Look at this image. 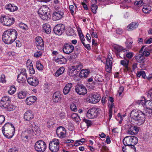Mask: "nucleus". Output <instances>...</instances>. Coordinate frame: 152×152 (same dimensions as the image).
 <instances>
[{
    "mask_svg": "<svg viewBox=\"0 0 152 152\" xmlns=\"http://www.w3.org/2000/svg\"><path fill=\"white\" fill-rule=\"evenodd\" d=\"M18 33L15 30L10 29L6 30L3 33L2 39L7 44H11L16 39Z\"/></svg>",
    "mask_w": 152,
    "mask_h": 152,
    "instance_id": "nucleus-1",
    "label": "nucleus"
},
{
    "mask_svg": "<svg viewBox=\"0 0 152 152\" xmlns=\"http://www.w3.org/2000/svg\"><path fill=\"white\" fill-rule=\"evenodd\" d=\"M130 117L139 125L143 124L145 121L144 112L139 110H133L130 113Z\"/></svg>",
    "mask_w": 152,
    "mask_h": 152,
    "instance_id": "nucleus-2",
    "label": "nucleus"
},
{
    "mask_svg": "<svg viewBox=\"0 0 152 152\" xmlns=\"http://www.w3.org/2000/svg\"><path fill=\"white\" fill-rule=\"evenodd\" d=\"M2 130L4 135L9 139L12 138L15 132V128L12 123H7L3 126Z\"/></svg>",
    "mask_w": 152,
    "mask_h": 152,
    "instance_id": "nucleus-3",
    "label": "nucleus"
},
{
    "mask_svg": "<svg viewBox=\"0 0 152 152\" xmlns=\"http://www.w3.org/2000/svg\"><path fill=\"white\" fill-rule=\"evenodd\" d=\"M50 9L46 5L41 6L39 9L38 13L41 18L43 20H48L50 19Z\"/></svg>",
    "mask_w": 152,
    "mask_h": 152,
    "instance_id": "nucleus-4",
    "label": "nucleus"
},
{
    "mask_svg": "<svg viewBox=\"0 0 152 152\" xmlns=\"http://www.w3.org/2000/svg\"><path fill=\"white\" fill-rule=\"evenodd\" d=\"M137 138L135 136H129L126 137L123 140V142L125 146H132V151H134V145L138 142Z\"/></svg>",
    "mask_w": 152,
    "mask_h": 152,
    "instance_id": "nucleus-5",
    "label": "nucleus"
},
{
    "mask_svg": "<svg viewBox=\"0 0 152 152\" xmlns=\"http://www.w3.org/2000/svg\"><path fill=\"white\" fill-rule=\"evenodd\" d=\"M83 68V65L80 63H78L75 66H72L70 68L69 75L71 77L76 76Z\"/></svg>",
    "mask_w": 152,
    "mask_h": 152,
    "instance_id": "nucleus-6",
    "label": "nucleus"
},
{
    "mask_svg": "<svg viewBox=\"0 0 152 152\" xmlns=\"http://www.w3.org/2000/svg\"><path fill=\"white\" fill-rule=\"evenodd\" d=\"M59 141L58 140L54 139L49 144V149L52 152H57L59 150Z\"/></svg>",
    "mask_w": 152,
    "mask_h": 152,
    "instance_id": "nucleus-7",
    "label": "nucleus"
},
{
    "mask_svg": "<svg viewBox=\"0 0 152 152\" xmlns=\"http://www.w3.org/2000/svg\"><path fill=\"white\" fill-rule=\"evenodd\" d=\"M35 149L38 152H44L47 148L46 143L42 140L37 141L34 146Z\"/></svg>",
    "mask_w": 152,
    "mask_h": 152,
    "instance_id": "nucleus-8",
    "label": "nucleus"
},
{
    "mask_svg": "<svg viewBox=\"0 0 152 152\" xmlns=\"http://www.w3.org/2000/svg\"><path fill=\"white\" fill-rule=\"evenodd\" d=\"M14 19L8 16H2L0 17V21L1 23L7 26L13 24L14 22Z\"/></svg>",
    "mask_w": 152,
    "mask_h": 152,
    "instance_id": "nucleus-9",
    "label": "nucleus"
},
{
    "mask_svg": "<svg viewBox=\"0 0 152 152\" xmlns=\"http://www.w3.org/2000/svg\"><path fill=\"white\" fill-rule=\"evenodd\" d=\"M100 109L95 108L90 109L87 112V116L88 118H96L99 114Z\"/></svg>",
    "mask_w": 152,
    "mask_h": 152,
    "instance_id": "nucleus-10",
    "label": "nucleus"
},
{
    "mask_svg": "<svg viewBox=\"0 0 152 152\" xmlns=\"http://www.w3.org/2000/svg\"><path fill=\"white\" fill-rule=\"evenodd\" d=\"M101 97L98 94L89 95L87 98V101L91 103L95 104L99 102L100 100Z\"/></svg>",
    "mask_w": 152,
    "mask_h": 152,
    "instance_id": "nucleus-11",
    "label": "nucleus"
},
{
    "mask_svg": "<svg viewBox=\"0 0 152 152\" xmlns=\"http://www.w3.org/2000/svg\"><path fill=\"white\" fill-rule=\"evenodd\" d=\"M65 30V26L62 24H57L53 28L54 33L58 35H61Z\"/></svg>",
    "mask_w": 152,
    "mask_h": 152,
    "instance_id": "nucleus-12",
    "label": "nucleus"
},
{
    "mask_svg": "<svg viewBox=\"0 0 152 152\" xmlns=\"http://www.w3.org/2000/svg\"><path fill=\"white\" fill-rule=\"evenodd\" d=\"M75 90L76 92L79 95H85L87 92L86 87L82 84L77 85L75 87Z\"/></svg>",
    "mask_w": 152,
    "mask_h": 152,
    "instance_id": "nucleus-13",
    "label": "nucleus"
},
{
    "mask_svg": "<svg viewBox=\"0 0 152 152\" xmlns=\"http://www.w3.org/2000/svg\"><path fill=\"white\" fill-rule=\"evenodd\" d=\"M62 99V95L61 94L60 91H57L53 94L52 100L55 103H61Z\"/></svg>",
    "mask_w": 152,
    "mask_h": 152,
    "instance_id": "nucleus-14",
    "label": "nucleus"
},
{
    "mask_svg": "<svg viewBox=\"0 0 152 152\" xmlns=\"http://www.w3.org/2000/svg\"><path fill=\"white\" fill-rule=\"evenodd\" d=\"M57 136L60 138H64L66 135V131L65 128L61 126L57 128L56 130Z\"/></svg>",
    "mask_w": 152,
    "mask_h": 152,
    "instance_id": "nucleus-15",
    "label": "nucleus"
},
{
    "mask_svg": "<svg viewBox=\"0 0 152 152\" xmlns=\"http://www.w3.org/2000/svg\"><path fill=\"white\" fill-rule=\"evenodd\" d=\"M36 44L37 48L40 50H43L44 49V43L42 38L39 37L36 38Z\"/></svg>",
    "mask_w": 152,
    "mask_h": 152,
    "instance_id": "nucleus-16",
    "label": "nucleus"
},
{
    "mask_svg": "<svg viewBox=\"0 0 152 152\" xmlns=\"http://www.w3.org/2000/svg\"><path fill=\"white\" fill-rule=\"evenodd\" d=\"M34 118L33 112L31 110H27L24 114L23 118L25 121H29Z\"/></svg>",
    "mask_w": 152,
    "mask_h": 152,
    "instance_id": "nucleus-17",
    "label": "nucleus"
},
{
    "mask_svg": "<svg viewBox=\"0 0 152 152\" xmlns=\"http://www.w3.org/2000/svg\"><path fill=\"white\" fill-rule=\"evenodd\" d=\"M11 102V100L9 97L4 96L1 99L0 102V106L3 108L6 107Z\"/></svg>",
    "mask_w": 152,
    "mask_h": 152,
    "instance_id": "nucleus-18",
    "label": "nucleus"
},
{
    "mask_svg": "<svg viewBox=\"0 0 152 152\" xmlns=\"http://www.w3.org/2000/svg\"><path fill=\"white\" fill-rule=\"evenodd\" d=\"M74 49V47L72 44H65L64 46L63 50V52L66 54L72 53Z\"/></svg>",
    "mask_w": 152,
    "mask_h": 152,
    "instance_id": "nucleus-19",
    "label": "nucleus"
},
{
    "mask_svg": "<svg viewBox=\"0 0 152 152\" xmlns=\"http://www.w3.org/2000/svg\"><path fill=\"white\" fill-rule=\"evenodd\" d=\"M64 14L63 11L57 10L53 12V18L55 20H58L62 18Z\"/></svg>",
    "mask_w": 152,
    "mask_h": 152,
    "instance_id": "nucleus-20",
    "label": "nucleus"
},
{
    "mask_svg": "<svg viewBox=\"0 0 152 152\" xmlns=\"http://www.w3.org/2000/svg\"><path fill=\"white\" fill-rule=\"evenodd\" d=\"M112 57L106 59V63L105 65V69L107 72H110L112 67Z\"/></svg>",
    "mask_w": 152,
    "mask_h": 152,
    "instance_id": "nucleus-21",
    "label": "nucleus"
},
{
    "mask_svg": "<svg viewBox=\"0 0 152 152\" xmlns=\"http://www.w3.org/2000/svg\"><path fill=\"white\" fill-rule=\"evenodd\" d=\"M28 83L34 86H37L39 83L38 79L36 77H28L27 80Z\"/></svg>",
    "mask_w": 152,
    "mask_h": 152,
    "instance_id": "nucleus-22",
    "label": "nucleus"
},
{
    "mask_svg": "<svg viewBox=\"0 0 152 152\" xmlns=\"http://www.w3.org/2000/svg\"><path fill=\"white\" fill-rule=\"evenodd\" d=\"M37 97L34 96H31L27 98L26 102L28 105H31L34 103L37 100Z\"/></svg>",
    "mask_w": 152,
    "mask_h": 152,
    "instance_id": "nucleus-23",
    "label": "nucleus"
},
{
    "mask_svg": "<svg viewBox=\"0 0 152 152\" xmlns=\"http://www.w3.org/2000/svg\"><path fill=\"white\" fill-rule=\"evenodd\" d=\"M72 84L71 83H67L66 85L63 90V93L64 95H66L69 93L72 87Z\"/></svg>",
    "mask_w": 152,
    "mask_h": 152,
    "instance_id": "nucleus-24",
    "label": "nucleus"
},
{
    "mask_svg": "<svg viewBox=\"0 0 152 152\" xmlns=\"http://www.w3.org/2000/svg\"><path fill=\"white\" fill-rule=\"evenodd\" d=\"M5 8L11 12H13L18 10V7L17 6H15L14 4H9L6 5L5 7Z\"/></svg>",
    "mask_w": 152,
    "mask_h": 152,
    "instance_id": "nucleus-25",
    "label": "nucleus"
},
{
    "mask_svg": "<svg viewBox=\"0 0 152 152\" xmlns=\"http://www.w3.org/2000/svg\"><path fill=\"white\" fill-rule=\"evenodd\" d=\"M139 25L137 22L131 23L127 27V29L128 31H132L137 28Z\"/></svg>",
    "mask_w": 152,
    "mask_h": 152,
    "instance_id": "nucleus-26",
    "label": "nucleus"
},
{
    "mask_svg": "<svg viewBox=\"0 0 152 152\" xmlns=\"http://www.w3.org/2000/svg\"><path fill=\"white\" fill-rule=\"evenodd\" d=\"M43 29L45 32L48 34H50L51 32V27L50 25L47 23H45L43 25Z\"/></svg>",
    "mask_w": 152,
    "mask_h": 152,
    "instance_id": "nucleus-27",
    "label": "nucleus"
},
{
    "mask_svg": "<svg viewBox=\"0 0 152 152\" xmlns=\"http://www.w3.org/2000/svg\"><path fill=\"white\" fill-rule=\"evenodd\" d=\"M90 71L88 69H82L80 72L79 75L80 77L82 78L83 77H86L88 75Z\"/></svg>",
    "mask_w": 152,
    "mask_h": 152,
    "instance_id": "nucleus-28",
    "label": "nucleus"
},
{
    "mask_svg": "<svg viewBox=\"0 0 152 152\" xmlns=\"http://www.w3.org/2000/svg\"><path fill=\"white\" fill-rule=\"evenodd\" d=\"M129 62V60L125 59L124 60H122L121 61L120 63L121 64L124 66L125 67V69H124L125 71H128L129 70V68L128 67Z\"/></svg>",
    "mask_w": 152,
    "mask_h": 152,
    "instance_id": "nucleus-29",
    "label": "nucleus"
},
{
    "mask_svg": "<svg viewBox=\"0 0 152 152\" xmlns=\"http://www.w3.org/2000/svg\"><path fill=\"white\" fill-rule=\"evenodd\" d=\"M145 107L147 109L152 110V100L145 101Z\"/></svg>",
    "mask_w": 152,
    "mask_h": 152,
    "instance_id": "nucleus-30",
    "label": "nucleus"
},
{
    "mask_svg": "<svg viewBox=\"0 0 152 152\" xmlns=\"http://www.w3.org/2000/svg\"><path fill=\"white\" fill-rule=\"evenodd\" d=\"M55 61L60 64H65L67 62V60L64 57L55 59Z\"/></svg>",
    "mask_w": 152,
    "mask_h": 152,
    "instance_id": "nucleus-31",
    "label": "nucleus"
},
{
    "mask_svg": "<svg viewBox=\"0 0 152 152\" xmlns=\"http://www.w3.org/2000/svg\"><path fill=\"white\" fill-rule=\"evenodd\" d=\"M124 146L122 147V150L124 152H131L132 151V150L131 148H132V146ZM134 151L133 152H135V148L134 147Z\"/></svg>",
    "mask_w": 152,
    "mask_h": 152,
    "instance_id": "nucleus-32",
    "label": "nucleus"
},
{
    "mask_svg": "<svg viewBox=\"0 0 152 152\" xmlns=\"http://www.w3.org/2000/svg\"><path fill=\"white\" fill-rule=\"evenodd\" d=\"M65 70L64 68L63 67H61L57 71L55 72V75L56 77H58L60 75L64 73Z\"/></svg>",
    "mask_w": 152,
    "mask_h": 152,
    "instance_id": "nucleus-33",
    "label": "nucleus"
},
{
    "mask_svg": "<svg viewBox=\"0 0 152 152\" xmlns=\"http://www.w3.org/2000/svg\"><path fill=\"white\" fill-rule=\"evenodd\" d=\"M27 77L26 76L23 77L22 75L20 76H18L17 80L18 82L20 83H24L26 82Z\"/></svg>",
    "mask_w": 152,
    "mask_h": 152,
    "instance_id": "nucleus-34",
    "label": "nucleus"
},
{
    "mask_svg": "<svg viewBox=\"0 0 152 152\" xmlns=\"http://www.w3.org/2000/svg\"><path fill=\"white\" fill-rule=\"evenodd\" d=\"M114 49L117 51L116 55L117 56H119L120 57L119 53L122 52L123 50V47L121 46H116L114 47Z\"/></svg>",
    "mask_w": 152,
    "mask_h": 152,
    "instance_id": "nucleus-35",
    "label": "nucleus"
},
{
    "mask_svg": "<svg viewBox=\"0 0 152 152\" xmlns=\"http://www.w3.org/2000/svg\"><path fill=\"white\" fill-rule=\"evenodd\" d=\"M142 10L145 13H149L151 10V8L149 6H144L143 7Z\"/></svg>",
    "mask_w": 152,
    "mask_h": 152,
    "instance_id": "nucleus-36",
    "label": "nucleus"
},
{
    "mask_svg": "<svg viewBox=\"0 0 152 152\" xmlns=\"http://www.w3.org/2000/svg\"><path fill=\"white\" fill-rule=\"evenodd\" d=\"M26 94L27 93L26 91H21L18 93V97L20 99H23L26 97Z\"/></svg>",
    "mask_w": 152,
    "mask_h": 152,
    "instance_id": "nucleus-37",
    "label": "nucleus"
},
{
    "mask_svg": "<svg viewBox=\"0 0 152 152\" xmlns=\"http://www.w3.org/2000/svg\"><path fill=\"white\" fill-rule=\"evenodd\" d=\"M129 127L128 128V129L127 131V133L128 134L134 135V132L133 131V129L134 128V126L130 125V126H128Z\"/></svg>",
    "mask_w": 152,
    "mask_h": 152,
    "instance_id": "nucleus-38",
    "label": "nucleus"
},
{
    "mask_svg": "<svg viewBox=\"0 0 152 152\" xmlns=\"http://www.w3.org/2000/svg\"><path fill=\"white\" fill-rule=\"evenodd\" d=\"M19 27L24 30H27L28 29V27L27 25L22 22L20 23L19 24Z\"/></svg>",
    "mask_w": 152,
    "mask_h": 152,
    "instance_id": "nucleus-39",
    "label": "nucleus"
},
{
    "mask_svg": "<svg viewBox=\"0 0 152 152\" xmlns=\"http://www.w3.org/2000/svg\"><path fill=\"white\" fill-rule=\"evenodd\" d=\"M4 108L7 109V110L9 111H12L14 110L15 108V106L12 104H8L6 107Z\"/></svg>",
    "mask_w": 152,
    "mask_h": 152,
    "instance_id": "nucleus-40",
    "label": "nucleus"
},
{
    "mask_svg": "<svg viewBox=\"0 0 152 152\" xmlns=\"http://www.w3.org/2000/svg\"><path fill=\"white\" fill-rule=\"evenodd\" d=\"M145 58L142 55H140L139 57L137 58L138 62L140 63H143L145 62Z\"/></svg>",
    "mask_w": 152,
    "mask_h": 152,
    "instance_id": "nucleus-41",
    "label": "nucleus"
},
{
    "mask_svg": "<svg viewBox=\"0 0 152 152\" xmlns=\"http://www.w3.org/2000/svg\"><path fill=\"white\" fill-rule=\"evenodd\" d=\"M36 66L37 69L39 70H41L43 69V66L42 64L40 61H37L36 62Z\"/></svg>",
    "mask_w": 152,
    "mask_h": 152,
    "instance_id": "nucleus-42",
    "label": "nucleus"
},
{
    "mask_svg": "<svg viewBox=\"0 0 152 152\" xmlns=\"http://www.w3.org/2000/svg\"><path fill=\"white\" fill-rule=\"evenodd\" d=\"M144 113L145 114V116H148V117H150L152 115V110L147 109L144 112Z\"/></svg>",
    "mask_w": 152,
    "mask_h": 152,
    "instance_id": "nucleus-43",
    "label": "nucleus"
},
{
    "mask_svg": "<svg viewBox=\"0 0 152 152\" xmlns=\"http://www.w3.org/2000/svg\"><path fill=\"white\" fill-rule=\"evenodd\" d=\"M16 90L15 86H12L10 87V89L8 91V92L10 94L12 95L15 92Z\"/></svg>",
    "mask_w": 152,
    "mask_h": 152,
    "instance_id": "nucleus-44",
    "label": "nucleus"
},
{
    "mask_svg": "<svg viewBox=\"0 0 152 152\" xmlns=\"http://www.w3.org/2000/svg\"><path fill=\"white\" fill-rule=\"evenodd\" d=\"M152 51V50H149V51L147 50L146 48H145L143 52L142 53V54L143 56H145L146 57L148 56L149 55L150 52H151V51Z\"/></svg>",
    "mask_w": 152,
    "mask_h": 152,
    "instance_id": "nucleus-45",
    "label": "nucleus"
},
{
    "mask_svg": "<svg viewBox=\"0 0 152 152\" xmlns=\"http://www.w3.org/2000/svg\"><path fill=\"white\" fill-rule=\"evenodd\" d=\"M83 122H85L86 124L87 127L91 126L92 124V122L91 121L86 119H84L83 120Z\"/></svg>",
    "mask_w": 152,
    "mask_h": 152,
    "instance_id": "nucleus-46",
    "label": "nucleus"
},
{
    "mask_svg": "<svg viewBox=\"0 0 152 152\" xmlns=\"http://www.w3.org/2000/svg\"><path fill=\"white\" fill-rule=\"evenodd\" d=\"M97 8V6L96 4H92L91 5V10L94 13H96V11Z\"/></svg>",
    "mask_w": 152,
    "mask_h": 152,
    "instance_id": "nucleus-47",
    "label": "nucleus"
},
{
    "mask_svg": "<svg viewBox=\"0 0 152 152\" xmlns=\"http://www.w3.org/2000/svg\"><path fill=\"white\" fill-rule=\"evenodd\" d=\"M44 90L46 92H48L51 90V86L48 85H47L45 86Z\"/></svg>",
    "mask_w": 152,
    "mask_h": 152,
    "instance_id": "nucleus-48",
    "label": "nucleus"
},
{
    "mask_svg": "<svg viewBox=\"0 0 152 152\" xmlns=\"http://www.w3.org/2000/svg\"><path fill=\"white\" fill-rule=\"evenodd\" d=\"M134 4L135 5H137L139 7L142 6L143 4V1L142 0H140L139 1H135Z\"/></svg>",
    "mask_w": 152,
    "mask_h": 152,
    "instance_id": "nucleus-49",
    "label": "nucleus"
},
{
    "mask_svg": "<svg viewBox=\"0 0 152 152\" xmlns=\"http://www.w3.org/2000/svg\"><path fill=\"white\" fill-rule=\"evenodd\" d=\"M29 73L31 74H33L35 73V70L33 68L32 64L31 63L29 65Z\"/></svg>",
    "mask_w": 152,
    "mask_h": 152,
    "instance_id": "nucleus-50",
    "label": "nucleus"
},
{
    "mask_svg": "<svg viewBox=\"0 0 152 152\" xmlns=\"http://www.w3.org/2000/svg\"><path fill=\"white\" fill-rule=\"evenodd\" d=\"M71 117L72 118L75 119V120L76 121H78V119L80 118L77 114L75 113H74L72 114Z\"/></svg>",
    "mask_w": 152,
    "mask_h": 152,
    "instance_id": "nucleus-51",
    "label": "nucleus"
},
{
    "mask_svg": "<svg viewBox=\"0 0 152 152\" xmlns=\"http://www.w3.org/2000/svg\"><path fill=\"white\" fill-rule=\"evenodd\" d=\"M34 132V131H33V129L31 130L30 129H28L25 131L24 133L26 134H28L30 136V134H33V133Z\"/></svg>",
    "mask_w": 152,
    "mask_h": 152,
    "instance_id": "nucleus-52",
    "label": "nucleus"
},
{
    "mask_svg": "<svg viewBox=\"0 0 152 152\" xmlns=\"http://www.w3.org/2000/svg\"><path fill=\"white\" fill-rule=\"evenodd\" d=\"M70 108L71 109L75 112H76L77 111V107L75 104L73 103L71 104L70 106Z\"/></svg>",
    "mask_w": 152,
    "mask_h": 152,
    "instance_id": "nucleus-53",
    "label": "nucleus"
},
{
    "mask_svg": "<svg viewBox=\"0 0 152 152\" xmlns=\"http://www.w3.org/2000/svg\"><path fill=\"white\" fill-rule=\"evenodd\" d=\"M0 82L2 83H6L5 76L4 74H2L0 77Z\"/></svg>",
    "mask_w": 152,
    "mask_h": 152,
    "instance_id": "nucleus-54",
    "label": "nucleus"
},
{
    "mask_svg": "<svg viewBox=\"0 0 152 152\" xmlns=\"http://www.w3.org/2000/svg\"><path fill=\"white\" fill-rule=\"evenodd\" d=\"M95 79L96 81H98L99 82H102L103 80L101 76L98 75L96 77Z\"/></svg>",
    "mask_w": 152,
    "mask_h": 152,
    "instance_id": "nucleus-55",
    "label": "nucleus"
},
{
    "mask_svg": "<svg viewBox=\"0 0 152 152\" xmlns=\"http://www.w3.org/2000/svg\"><path fill=\"white\" fill-rule=\"evenodd\" d=\"M74 31L72 28H70L67 31V34L69 36H72L74 34Z\"/></svg>",
    "mask_w": 152,
    "mask_h": 152,
    "instance_id": "nucleus-56",
    "label": "nucleus"
},
{
    "mask_svg": "<svg viewBox=\"0 0 152 152\" xmlns=\"http://www.w3.org/2000/svg\"><path fill=\"white\" fill-rule=\"evenodd\" d=\"M42 53L40 51H37L34 53V56L36 58H38L42 55Z\"/></svg>",
    "mask_w": 152,
    "mask_h": 152,
    "instance_id": "nucleus-57",
    "label": "nucleus"
},
{
    "mask_svg": "<svg viewBox=\"0 0 152 152\" xmlns=\"http://www.w3.org/2000/svg\"><path fill=\"white\" fill-rule=\"evenodd\" d=\"M33 130L34 131H35V134L37 135H39L40 132L39 129L37 127H36V128H34V129Z\"/></svg>",
    "mask_w": 152,
    "mask_h": 152,
    "instance_id": "nucleus-58",
    "label": "nucleus"
},
{
    "mask_svg": "<svg viewBox=\"0 0 152 152\" xmlns=\"http://www.w3.org/2000/svg\"><path fill=\"white\" fill-rule=\"evenodd\" d=\"M147 96L151 99H152V90H149L147 93Z\"/></svg>",
    "mask_w": 152,
    "mask_h": 152,
    "instance_id": "nucleus-59",
    "label": "nucleus"
},
{
    "mask_svg": "<svg viewBox=\"0 0 152 152\" xmlns=\"http://www.w3.org/2000/svg\"><path fill=\"white\" fill-rule=\"evenodd\" d=\"M69 9L72 15H73L75 10V8L74 6L72 5H70L69 6Z\"/></svg>",
    "mask_w": 152,
    "mask_h": 152,
    "instance_id": "nucleus-60",
    "label": "nucleus"
},
{
    "mask_svg": "<svg viewBox=\"0 0 152 152\" xmlns=\"http://www.w3.org/2000/svg\"><path fill=\"white\" fill-rule=\"evenodd\" d=\"M5 117L3 115H0V125L4 121Z\"/></svg>",
    "mask_w": 152,
    "mask_h": 152,
    "instance_id": "nucleus-61",
    "label": "nucleus"
},
{
    "mask_svg": "<svg viewBox=\"0 0 152 152\" xmlns=\"http://www.w3.org/2000/svg\"><path fill=\"white\" fill-rule=\"evenodd\" d=\"M124 90V88L123 86H121L119 88V90L118 91L119 96L121 95Z\"/></svg>",
    "mask_w": 152,
    "mask_h": 152,
    "instance_id": "nucleus-62",
    "label": "nucleus"
},
{
    "mask_svg": "<svg viewBox=\"0 0 152 152\" xmlns=\"http://www.w3.org/2000/svg\"><path fill=\"white\" fill-rule=\"evenodd\" d=\"M133 131L134 132V135H136L138 132L139 131V128L138 127L134 126Z\"/></svg>",
    "mask_w": 152,
    "mask_h": 152,
    "instance_id": "nucleus-63",
    "label": "nucleus"
},
{
    "mask_svg": "<svg viewBox=\"0 0 152 152\" xmlns=\"http://www.w3.org/2000/svg\"><path fill=\"white\" fill-rule=\"evenodd\" d=\"M133 56V53L132 52H129L126 55V57L129 58H131Z\"/></svg>",
    "mask_w": 152,
    "mask_h": 152,
    "instance_id": "nucleus-64",
    "label": "nucleus"
}]
</instances>
